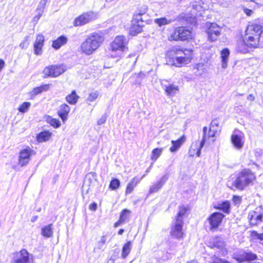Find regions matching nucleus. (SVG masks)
<instances>
[{
	"label": "nucleus",
	"mask_w": 263,
	"mask_h": 263,
	"mask_svg": "<svg viewBox=\"0 0 263 263\" xmlns=\"http://www.w3.org/2000/svg\"><path fill=\"white\" fill-rule=\"evenodd\" d=\"M99 95V92L98 90H95L92 92H90L88 97L87 98V101L89 102H93L95 101L98 97Z\"/></svg>",
	"instance_id": "obj_40"
},
{
	"label": "nucleus",
	"mask_w": 263,
	"mask_h": 263,
	"mask_svg": "<svg viewBox=\"0 0 263 263\" xmlns=\"http://www.w3.org/2000/svg\"><path fill=\"white\" fill-rule=\"evenodd\" d=\"M47 3V0H41L40 2L38 8L37 9V11H44V8Z\"/></svg>",
	"instance_id": "obj_50"
},
{
	"label": "nucleus",
	"mask_w": 263,
	"mask_h": 263,
	"mask_svg": "<svg viewBox=\"0 0 263 263\" xmlns=\"http://www.w3.org/2000/svg\"><path fill=\"white\" fill-rule=\"evenodd\" d=\"M164 91L167 96H174L179 91V87L174 84H169L163 86Z\"/></svg>",
	"instance_id": "obj_20"
},
{
	"label": "nucleus",
	"mask_w": 263,
	"mask_h": 263,
	"mask_svg": "<svg viewBox=\"0 0 263 263\" xmlns=\"http://www.w3.org/2000/svg\"><path fill=\"white\" fill-rule=\"evenodd\" d=\"M211 242L212 243V247L217 248L220 249L223 252V254L227 253V250L225 247V243L222 239L219 237H214Z\"/></svg>",
	"instance_id": "obj_18"
},
{
	"label": "nucleus",
	"mask_w": 263,
	"mask_h": 263,
	"mask_svg": "<svg viewBox=\"0 0 263 263\" xmlns=\"http://www.w3.org/2000/svg\"><path fill=\"white\" fill-rule=\"evenodd\" d=\"M43 11H38V14L33 17L34 21H37L42 15Z\"/></svg>",
	"instance_id": "obj_54"
},
{
	"label": "nucleus",
	"mask_w": 263,
	"mask_h": 263,
	"mask_svg": "<svg viewBox=\"0 0 263 263\" xmlns=\"http://www.w3.org/2000/svg\"><path fill=\"white\" fill-rule=\"evenodd\" d=\"M12 261L14 263H34V256L26 249L12 254Z\"/></svg>",
	"instance_id": "obj_5"
},
{
	"label": "nucleus",
	"mask_w": 263,
	"mask_h": 263,
	"mask_svg": "<svg viewBox=\"0 0 263 263\" xmlns=\"http://www.w3.org/2000/svg\"><path fill=\"white\" fill-rule=\"evenodd\" d=\"M41 234L46 238L52 237L53 235L52 224L43 227L41 229Z\"/></svg>",
	"instance_id": "obj_25"
},
{
	"label": "nucleus",
	"mask_w": 263,
	"mask_h": 263,
	"mask_svg": "<svg viewBox=\"0 0 263 263\" xmlns=\"http://www.w3.org/2000/svg\"><path fill=\"white\" fill-rule=\"evenodd\" d=\"M168 178V176L167 174L162 176V177L158 181L155 182L150 186L148 193L149 194H152L158 192L159 190L162 187V186L167 181Z\"/></svg>",
	"instance_id": "obj_15"
},
{
	"label": "nucleus",
	"mask_w": 263,
	"mask_h": 263,
	"mask_svg": "<svg viewBox=\"0 0 263 263\" xmlns=\"http://www.w3.org/2000/svg\"><path fill=\"white\" fill-rule=\"evenodd\" d=\"M144 26L143 24H139L138 23H133L132 22L131 27L130 29V34L133 35H135L142 30V27Z\"/></svg>",
	"instance_id": "obj_27"
},
{
	"label": "nucleus",
	"mask_w": 263,
	"mask_h": 263,
	"mask_svg": "<svg viewBox=\"0 0 263 263\" xmlns=\"http://www.w3.org/2000/svg\"><path fill=\"white\" fill-rule=\"evenodd\" d=\"M234 198L235 199V201H237V200L239 201L240 200V198L239 197L234 196Z\"/></svg>",
	"instance_id": "obj_64"
},
{
	"label": "nucleus",
	"mask_w": 263,
	"mask_h": 263,
	"mask_svg": "<svg viewBox=\"0 0 263 263\" xmlns=\"http://www.w3.org/2000/svg\"><path fill=\"white\" fill-rule=\"evenodd\" d=\"M192 50H184L177 47H173L166 54L167 61L172 65L181 67L188 64L192 59Z\"/></svg>",
	"instance_id": "obj_1"
},
{
	"label": "nucleus",
	"mask_w": 263,
	"mask_h": 263,
	"mask_svg": "<svg viewBox=\"0 0 263 263\" xmlns=\"http://www.w3.org/2000/svg\"><path fill=\"white\" fill-rule=\"evenodd\" d=\"M247 99L250 101H254L255 99V97L253 95L250 94L248 96Z\"/></svg>",
	"instance_id": "obj_58"
},
{
	"label": "nucleus",
	"mask_w": 263,
	"mask_h": 263,
	"mask_svg": "<svg viewBox=\"0 0 263 263\" xmlns=\"http://www.w3.org/2000/svg\"><path fill=\"white\" fill-rule=\"evenodd\" d=\"M29 36H26L25 37L24 40L22 41L21 43L20 44V47L22 48H26L28 45H29Z\"/></svg>",
	"instance_id": "obj_47"
},
{
	"label": "nucleus",
	"mask_w": 263,
	"mask_h": 263,
	"mask_svg": "<svg viewBox=\"0 0 263 263\" xmlns=\"http://www.w3.org/2000/svg\"><path fill=\"white\" fill-rule=\"evenodd\" d=\"M184 222L183 220L175 219L172 223L170 235L176 239L180 240L183 239L184 233L183 231Z\"/></svg>",
	"instance_id": "obj_6"
},
{
	"label": "nucleus",
	"mask_w": 263,
	"mask_h": 263,
	"mask_svg": "<svg viewBox=\"0 0 263 263\" xmlns=\"http://www.w3.org/2000/svg\"><path fill=\"white\" fill-rule=\"evenodd\" d=\"M35 152L29 146L20 151L18 155V164L21 167L27 165L31 160L32 156L35 155Z\"/></svg>",
	"instance_id": "obj_8"
},
{
	"label": "nucleus",
	"mask_w": 263,
	"mask_h": 263,
	"mask_svg": "<svg viewBox=\"0 0 263 263\" xmlns=\"http://www.w3.org/2000/svg\"><path fill=\"white\" fill-rule=\"evenodd\" d=\"M211 124L212 126H213V125L218 126V123L216 121H213Z\"/></svg>",
	"instance_id": "obj_63"
},
{
	"label": "nucleus",
	"mask_w": 263,
	"mask_h": 263,
	"mask_svg": "<svg viewBox=\"0 0 263 263\" xmlns=\"http://www.w3.org/2000/svg\"><path fill=\"white\" fill-rule=\"evenodd\" d=\"M245 2H254L257 6L263 5V0H243Z\"/></svg>",
	"instance_id": "obj_51"
},
{
	"label": "nucleus",
	"mask_w": 263,
	"mask_h": 263,
	"mask_svg": "<svg viewBox=\"0 0 263 263\" xmlns=\"http://www.w3.org/2000/svg\"><path fill=\"white\" fill-rule=\"evenodd\" d=\"M31 106V103L29 102H25L22 103L18 108V110L20 112L25 113L29 110Z\"/></svg>",
	"instance_id": "obj_37"
},
{
	"label": "nucleus",
	"mask_w": 263,
	"mask_h": 263,
	"mask_svg": "<svg viewBox=\"0 0 263 263\" xmlns=\"http://www.w3.org/2000/svg\"><path fill=\"white\" fill-rule=\"evenodd\" d=\"M198 142H196L195 143H194L192 144L191 147V148L190 149V151H189L190 156H194V153L192 154V151L193 150H194V151H195V148L193 149L194 147H197L198 146Z\"/></svg>",
	"instance_id": "obj_53"
},
{
	"label": "nucleus",
	"mask_w": 263,
	"mask_h": 263,
	"mask_svg": "<svg viewBox=\"0 0 263 263\" xmlns=\"http://www.w3.org/2000/svg\"><path fill=\"white\" fill-rule=\"evenodd\" d=\"M43 73L45 74V77H54V75L55 74L53 69V65L46 67L43 70Z\"/></svg>",
	"instance_id": "obj_35"
},
{
	"label": "nucleus",
	"mask_w": 263,
	"mask_h": 263,
	"mask_svg": "<svg viewBox=\"0 0 263 263\" xmlns=\"http://www.w3.org/2000/svg\"><path fill=\"white\" fill-rule=\"evenodd\" d=\"M79 97L77 95L75 90H73L71 93L66 97L67 102L71 105H74L77 102Z\"/></svg>",
	"instance_id": "obj_30"
},
{
	"label": "nucleus",
	"mask_w": 263,
	"mask_h": 263,
	"mask_svg": "<svg viewBox=\"0 0 263 263\" xmlns=\"http://www.w3.org/2000/svg\"><path fill=\"white\" fill-rule=\"evenodd\" d=\"M210 263H231V262L225 259L221 258L219 257H217L216 256H214L212 257V261Z\"/></svg>",
	"instance_id": "obj_42"
},
{
	"label": "nucleus",
	"mask_w": 263,
	"mask_h": 263,
	"mask_svg": "<svg viewBox=\"0 0 263 263\" xmlns=\"http://www.w3.org/2000/svg\"><path fill=\"white\" fill-rule=\"evenodd\" d=\"M144 13V12H142L141 11L136 12L134 14L132 22H133V23L143 24V21L142 20V15Z\"/></svg>",
	"instance_id": "obj_33"
},
{
	"label": "nucleus",
	"mask_w": 263,
	"mask_h": 263,
	"mask_svg": "<svg viewBox=\"0 0 263 263\" xmlns=\"http://www.w3.org/2000/svg\"><path fill=\"white\" fill-rule=\"evenodd\" d=\"M103 38L98 33H92L89 35L81 45V49L87 55L91 54L101 45Z\"/></svg>",
	"instance_id": "obj_2"
},
{
	"label": "nucleus",
	"mask_w": 263,
	"mask_h": 263,
	"mask_svg": "<svg viewBox=\"0 0 263 263\" xmlns=\"http://www.w3.org/2000/svg\"><path fill=\"white\" fill-rule=\"evenodd\" d=\"M45 38L43 35L39 34L36 35L34 44L44 45Z\"/></svg>",
	"instance_id": "obj_45"
},
{
	"label": "nucleus",
	"mask_w": 263,
	"mask_h": 263,
	"mask_svg": "<svg viewBox=\"0 0 263 263\" xmlns=\"http://www.w3.org/2000/svg\"><path fill=\"white\" fill-rule=\"evenodd\" d=\"M251 235L254 238L263 240V233L259 234L257 232L253 231L252 232Z\"/></svg>",
	"instance_id": "obj_49"
},
{
	"label": "nucleus",
	"mask_w": 263,
	"mask_h": 263,
	"mask_svg": "<svg viewBox=\"0 0 263 263\" xmlns=\"http://www.w3.org/2000/svg\"><path fill=\"white\" fill-rule=\"evenodd\" d=\"M53 69L55 75L54 77H57L62 74L66 71V67L64 65H53Z\"/></svg>",
	"instance_id": "obj_34"
},
{
	"label": "nucleus",
	"mask_w": 263,
	"mask_h": 263,
	"mask_svg": "<svg viewBox=\"0 0 263 263\" xmlns=\"http://www.w3.org/2000/svg\"><path fill=\"white\" fill-rule=\"evenodd\" d=\"M189 211V208L187 205H182L179 206V211L175 219H178L179 220H183V216H185Z\"/></svg>",
	"instance_id": "obj_28"
},
{
	"label": "nucleus",
	"mask_w": 263,
	"mask_h": 263,
	"mask_svg": "<svg viewBox=\"0 0 263 263\" xmlns=\"http://www.w3.org/2000/svg\"><path fill=\"white\" fill-rule=\"evenodd\" d=\"M230 54V51L228 49L225 48L221 52V57L222 59V67L226 68L227 67L228 58Z\"/></svg>",
	"instance_id": "obj_29"
},
{
	"label": "nucleus",
	"mask_w": 263,
	"mask_h": 263,
	"mask_svg": "<svg viewBox=\"0 0 263 263\" xmlns=\"http://www.w3.org/2000/svg\"><path fill=\"white\" fill-rule=\"evenodd\" d=\"M186 140L185 137L183 135L180 138L177 140H172V146L170 147V151L172 153L177 151Z\"/></svg>",
	"instance_id": "obj_21"
},
{
	"label": "nucleus",
	"mask_w": 263,
	"mask_h": 263,
	"mask_svg": "<svg viewBox=\"0 0 263 263\" xmlns=\"http://www.w3.org/2000/svg\"><path fill=\"white\" fill-rule=\"evenodd\" d=\"M43 45L35 44L33 45L34 53L37 55H40L42 54V48Z\"/></svg>",
	"instance_id": "obj_44"
},
{
	"label": "nucleus",
	"mask_w": 263,
	"mask_h": 263,
	"mask_svg": "<svg viewBox=\"0 0 263 263\" xmlns=\"http://www.w3.org/2000/svg\"><path fill=\"white\" fill-rule=\"evenodd\" d=\"M249 43L245 39L243 41L239 42L237 44L236 50L237 52L246 53L250 51V49L257 48L258 47H252L249 45Z\"/></svg>",
	"instance_id": "obj_16"
},
{
	"label": "nucleus",
	"mask_w": 263,
	"mask_h": 263,
	"mask_svg": "<svg viewBox=\"0 0 263 263\" xmlns=\"http://www.w3.org/2000/svg\"><path fill=\"white\" fill-rule=\"evenodd\" d=\"M191 33L190 29H186L183 27H178L175 28L173 32L170 35L169 39L175 41L186 40L191 37Z\"/></svg>",
	"instance_id": "obj_7"
},
{
	"label": "nucleus",
	"mask_w": 263,
	"mask_h": 263,
	"mask_svg": "<svg viewBox=\"0 0 263 263\" xmlns=\"http://www.w3.org/2000/svg\"><path fill=\"white\" fill-rule=\"evenodd\" d=\"M248 219L251 225L256 226L262 221V215L258 214L256 212L253 211L249 213Z\"/></svg>",
	"instance_id": "obj_17"
},
{
	"label": "nucleus",
	"mask_w": 263,
	"mask_h": 263,
	"mask_svg": "<svg viewBox=\"0 0 263 263\" xmlns=\"http://www.w3.org/2000/svg\"><path fill=\"white\" fill-rule=\"evenodd\" d=\"M106 241V235H103L102 236L100 240L98 242L97 246L98 248L99 249H102L104 245H105Z\"/></svg>",
	"instance_id": "obj_46"
},
{
	"label": "nucleus",
	"mask_w": 263,
	"mask_h": 263,
	"mask_svg": "<svg viewBox=\"0 0 263 263\" xmlns=\"http://www.w3.org/2000/svg\"><path fill=\"white\" fill-rule=\"evenodd\" d=\"M97 17V13L92 11L84 13L77 17L74 22L76 26H82L92 21Z\"/></svg>",
	"instance_id": "obj_9"
},
{
	"label": "nucleus",
	"mask_w": 263,
	"mask_h": 263,
	"mask_svg": "<svg viewBox=\"0 0 263 263\" xmlns=\"http://www.w3.org/2000/svg\"><path fill=\"white\" fill-rule=\"evenodd\" d=\"M244 138L243 134L238 130H235L231 137V141L234 146L237 149H241L244 145L243 140Z\"/></svg>",
	"instance_id": "obj_10"
},
{
	"label": "nucleus",
	"mask_w": 263,
	"mask_h": 263,
	"mask_svg": "<svg viewBox=\"0 0 263 263\" xmlns=\"http://www.w3.org/2000/svg\"><path fill=\"white\" fill-rule=\"evenodd\" d=\"M120 185V181L117 179L112 180L109 184V188L113 190L117 189Z\"/></svg>",
	"instance_id": "obj_43"
},
{
	"label": "nucleus",
	"mask_w": 263,
	"mask_h": 263,
	"mask_svg": "<svg viewBox=\"0 0 263 263\" xmlns=\"http://www.w3.org/2000/svg\"><path fill=\"white\" fill-rule=\"evenodd\" d=\"M202 7L201 5L198 4H195L193 5V9L198 11H200L202 10Z\"/></svg>",
	"instance_id": "obj_55"
},
{
	"label": "nucleus",
	"mask_w": 263,
	"mask_h": 263,
	"mask_svg": "<svg viewBox=\"0 0 263 263\" xmlns=\"http://www.w3.org/2000/svg\"><path fill=\"white\" fill-rule=\"evenodd\" d=\"M97 208V205L96 203H93L89 205L90 210L92 211H96Z\"/></svg>",
	"instance_id": "obj_56"
},
{
	"label": "nucleus",
	"mask_w": 263,
	"mask_h": 263,
	"mask_svg": "<svg viewBox=\"0 0 263 263\" xmlns=\"http://www.w3.org/2000/svg\"><path fill=\"white\" fill-rule=\"evenodd\" d=\"M5 66V62L0 59V72L2 70Z\"/></svg>",
	"instance_id": "obj_57"
},
{
	"label": "nucleus",
	"mask_w": 263,
	"mask_h": 263,
	"mask_svg": "<svg viewBox=\"0 0 263 263\" xmlns=\"http://www.w3.org/2000/svg\"><path fill=\"white\" fill-rule=\"evenodd\" d=\"M252 12V10H247V11H246V14L248 15H251V13Z\"/></svg>",
	"instance_id": "obj_62"
},
{
	"label": "nucleus",
	"mask_w": 263,
	"mask_h": 263,
	"mask_svg": "<svg viewBox=\"0 0 263 263\" xmlns=\"http://www.w3.org/2000/svg\"><path fill=\"white\" fill-rule=\"evenodd\" d=\"M230 204L229 202L224 201L219 204L217 209L222 211L224 213H228L230 211Z\"/></svg>",
	"instance_id": "obj_36"
},
{
	"label": "nucleus",
	"mask_w": 263,
	"mask_h": 263,
	"mask_svg": "<svg viewBox=\"0 0 263 263\" xmlns=\"http://www.w3.org/2000/svg\"><path fill=\"white\" fill-rule=\"evenodd\" d=\"M107 117L106 116L104 115H103L101 118L98 121V125H102L104 124L106 120Z\"/></svg>",
	"instance_id": "obj_52"
},
{
	"label": "nucleus",
	"mask_w": 263,
	"mask_h": 263,
	"mask_svg": "<svg viewBox=\"0 0 263 263\" xmlns=\"http://www.w3.org/2000/svg\"><path fill=\"white\" fill-rule=\"evenodd\" d=\"M50 136V133L48 131H44L38 134L36 137V139L38 142H42L48 140Z\"/></svg>",
	"instance_id": "obj_31"
},
{
	"label": "nucleus",
	"mask_w": 263,
	"mask_h": 263,
	"mask_svg": "<svg viewBox=\"0 0 263 263\" xmlns=\"http://www.w3.org/2000/svg\"><path fill=\"white\" fill-rule=\"evenodd\" d=\"M124 232V230L123 229H121L118 231V234L119 235H122L123 233Z\"/></svg>",
	"instance_id": "obj_61"
},
{
	"label": "nucleus",
	"mask_w": 263,
	"mask_h": 263,
	"mask_svg": "<svg viewBox=\"0 0 263 263\" xmlns=\"http://www.w3.org/2000/svg\"><path fill=\"white\" fill-rule=\"evenodd\" d=\"M47 120L48 123H49L54 128H58L61 125L60 121L58 119L49 117L48 118Z\"/></svg>",
	"instance_id": "obj_41"
},
{
	"label": "nucleus",
	"mask_w": 263,
	"mask_h": 263,
	"mask_svg": "<svg viewBox=\"0 0 263 263\" xmlns=\"http://www.w3.org/2000/svg\"><path fill=\"white\" fill-rule=\"evenodd\" d=\"M203 67V65L202 64L198 63L196 64V66L194 67V68L197 69V70H199L200 69H201Z\"/></svg>",
	"instance_id": "obj_59"
},
{
	"label": "nucleus",
	"mask_w": 263,
	"mask_h": 263,
	"mask_svg": "<svg viewBox=\"0 0 263 263\" xmlns=\"http://www.w3.org/2000/svg\"><path fill=\"white\" fill-rule=\"evenodd\" d=\"M262 32V27L259 24H254L248 25L246 31L245 40L252 47H258L259 39Z\"/></svg>",
	"instance_id": "obj_3"
},
{
	"label": "nucleus",
	"mask_w": 263,
	"mask_h": 263,
	"mask_svg": "<svg viewBox=\"0 0 263 263\" xmlns=\"http://www.w3.org/2000/svg\"><path fill=\"white\" fill-rule=\"evenodd\" d=\"M126 39L124 36H118L111 43L112 51H119L122 53L125 48Z\"/></svg>",
	"instance_id": "obj_11"
},
{
	"label": "nucleus",
	"mask_w": 263,
	"mask_h": 263,
	"mask_svg": "<svg viewBox=\"0 0 263 263\" xmlns=\"http://www.w3.org/2000/svg\"><path fill=\"white\" fill-rule=\"evenodd\" d=\"M140 180L137 177H134L127 184L126 189V194H130L134 190V188L140 182Z\"/></svg>",
	"instance_id": "obj_26"
},
{
	"label": "nucleus",
	"mask_w": 263,
	"mask_h": 263,
	"mask_svg": "<svg viewBox=\"0 0 263 263\" xmlns=\"http://www.w3.org/2000/svg\"><path fill=\"white\" fill-rule=\"evenodd\" d=\"M132 243L131 241H128L123 247L122 250V256L123 258H126L129 254L132 249Z\"/></svg>",
	"instance_id": "obj_32"
},
{
	"label": "nucleus",
	"mask_w": 263,
	"mask_h": 263,
	"mask_svg": "<svg viewBox=\"0 0 263 263\" xmlns=\"http://www.w3.org/2000/svg\"><path fill=\"white\" fill-rule=\"evenodd\" d=\"M70 109V107L66 104H63L60 106L58 114L63 122L67 120Z\"/></svg>",
	"instance_id": "obj_22"
},
{
	"label": "nucleus",
	"mask_w": 263,
	"mask_h": 263,
	"mask_svg": "<svg viewBox=\"0 0 263 263\" xmlns=\"http://www.w3.org/2000/svg\"><path fill=\"white\" fill-rule=\"evenodd\" d=\"M255 178V176L252 172L250 170H244L239 174L233 185L237 189L242 190L251 184Z\"/></svg>",
	"instance_id": "obj_4"
},
{
	"label": "nucleus",
	"mask_w": 263,
	"mask_h": 263,
	"mask_svg": "<svg viewBox=\"0 0 263 263\" xmlns=\"http://www.w3.org/2000/svg\"><path fill=\"white\" fill-rule=\"evenodd\" d=\"M155 23L158 25L159 26L167 25L172 22L171 20H167L165 17H161L160 18L155 19Z\"/></svg>",
	"instance_id": "obj_39"
},
{
	"label": "nucleus",
	"mask_w": 263,
	"mask_h": 263,
	"mask_svg": "<svg viewBox=\"0 0 263 263\" xmlns=\"http://www.w3.org/2000/svg\"><path fill=\"white\" fill-rule=\"evenodd\" d=\"M68 39L64 35H61L52 42V46L55 49H59L62 46L67 43Z\"/></svg>",
	"instance_id": "obj_23"
},
{
	"label": "nucleus",
	"mask_w": 263,
	"mask_h": 263,
	"mask_svg": "<svg viewBox=\"0 0 263 263\" xmlns=\"http://www.w3.org/2000/svg\"><path fill=\"white\" fill-rule=\"evenodd\" d=\"M206 132H207V127L205 126L203 128V135L202 139L200 143L199 147L197 148V150L196 152V155L198 157H199L200 156L201 149L203 147L205 142V140L207 139H209L210 138H213L215 137V133H216V131L215 130H213L211 128H210V130L209 131L208 136L206 135Z\"/></svg>",
	"instance_id": "obj_14"
},
{
	"label": "nucleus",
	"mask_w": 263,
	"mask_h": 263,
	"mask_svg": "<svg viewBox=\"0 0 263 263\" xmlns=\"http://www.w3.org/2000/svg\"><path fill=\"white\" fill-rule=\"evenodd\" d=\"M163 151V148H156L153 150L152 155L151 156V159L155 161L158 157L161 155Z\"/></svg>",
	"instance_id": "obj_38"
},
{
	"label": "nucleus",
	"mask_w": 263,
	"mask_h": 263,
	"mask_svg": "<svg viewBox=\"0 0 263 263\" xmlns=\"http://www.w3.org/2000/svg\"><path fill=\"white\" fill-rule=\"evenodd\" d=\"M50 87V84H45L33 88L30 92L31 96H35L43 91H47Z\"/></svg>",
	"instance_id": "obj_24"
},
{
	"label": "nucleus",
	"mask_w": 263,
	"mask_h": 263,
	"mask_svg": "<svg viewBox=\"0 0 263 263\" xmlns=\"http://www.w3.org/2000/svg\"><path fill=\"white\" fill-rule=\"evenodd\" d=\"M127 59H130V60L129 61V62L131 63L132 66H134L137 62V57H136V54L135 53H133V54H130L128 56Z\"/></svg>",
	"instance_id": "obj_48"
},
{
	"label": "nucleus",
	"mask_w": 263,
	"mask_h": 263,
	"mask_svg": "<svg viewBox=\"0 0 263 263\" xmlns=\"http://www.w3.org/2000/svg\"><path fill=\"white\" fill-rule=\"evenodd\" d=\"M224 215L220 213L215 212L213 213L208 218L211 230L217 229L221 223Z\"/></svg>",
	"instance_id": "obj_12"
},
{
	"label": "nucleus",
	"mask_w": 263,
	"mask_h": 263,
	"mask_svg": "<svg viewBox=\"0 0 263 263\" xmlns=\"http://www.w3.org/2000/svg\"><path fill=\"white\" fill-rule=\"evenodd\" d=\"M130 211L127 209L123 210L120 214L119 219L115 223L114 227L117 228L122 223L127 222L129 220Z\"/></svg>",
	"instance_id": "obj_19"
},
{
	"label": "nucleus",
	"mask_w": 263,
	"mask_h": 263,
	"mask_svg": "<svg viewBox=\"0 0 263 263\" xmlns=\"http://www.w3.org/2000/svg\"><path fill=\"white\" fill-rule=\"evenodd\" d=\"M38 218V216H33L31 219V221L32 222H35Z\"/></svg>",
	"instance_id": "obj_60"
},
{
	"label": "nucleus",
	"mask_w": 263,
	"mask_h": 263,
	"mask_svg": "<svg viewBox=\"0 0 263 263\" xmlns=\"http://www.w3.org/2000/svg\"><path fill=\"white\" fill-rule=\"evenodd\" d=\"M220 28L216 24H211L207 31L209 39L212 42L216 40L220 34Z\"/></svg>",
	"instance_id": "obj_13"
}]
</instances>
